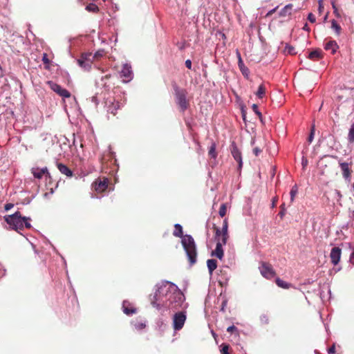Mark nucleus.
Masks as SVG:
<instances>
[{"label":"nucleus","instance_id":"nucleus-1","mask_svg":"<svg viewBox=\"0 0 354 354\" xmlns=\"http://www.w3.org/2000/svg\"><path fill=\"white\" fill-rule=\"evenodd\" d=\"M184 300L185 296L178 288L173 283L166 281L151 297V304L159 310L164 307L175 310L182 306Z\"/></svg>","mask_w":354,"mask_h":354},{"label":"nucleus","instance_id":"nucleus-46","mask_svg":"<svg viewBox=\"0 0 354 354\" xmlns=\"http://www.w3.org/2000/svg\"><path fill=\"white\" fill-rule=\"evenodd\" d=\"M328 354H334L335 353V345L333 344L328 350Z\"/></svg>","mask_w":354,"mask_h":354},{"label":"nucleus","instance_id":"nucleus-11","mask_svg":"<svg viewBox=\"0 0 354 354\" xmlns=\"http://www.w3.org/2000/svg\"><path fill=\"white\" fill-rule=\"evenodd\" d=\"M120 77L123 78L124 82H129L133 77L131 66L128 64H124L120 72Z\"/></svg>","mask_w":354,"mask_h":354},{"label":"nucleus","instance_id":"nucleus-10","mask_svg":"<svg viewBox=\"0 0 354 354\" xmlns=\"http://www.w3.org/2000/svg\"><path fill=\"white\" fill-rule=\"evenodd\" d=\"M109 185L108 178L104 177L102 178H97L92 184L93 188L98 193H102L106 190Z\"/></svg>","mask_w":354,"mask_h":354},{"label":"nucleus","instance_id":"nucleus-5","mask_svg":"<svg viewBox=\"0 0 354 354\" xmlns=\"http://www.w3.org/2000/svg\"><path fill=\"white\" fill-rule=\"evenodd\" d=\"M339 166L342 171V177L347 181H351L353 173V160L352 158H348L346 161L339 160Z\"/></svg>","mask_w":354,"mask_h":354},{"label":"nucleus","instance_id":"nucleus-6","mask_svg":"<svg viewBox=\"0 0 354 354\" xmlns=\"http://www.w3.org/2000/svg\"><path fill=\"white\" fill-rule=\"evenodd\" d=\"M259 265L260 273L264 278L270 280L276 276V272L271 263L266 261H261Z\"/></svg>","mask_w":354,"mask_h":354},{"label":"nucleus","instance_id":"nucleus-48","mask_svg":"<svg viewBox=\"0 0 354 354\" xmlns=\"http://www.w3.org/2000/svg\"><path fill=\"white\" fill-rule=\"evenodd\" d=\"M261 152V149H259V147H255L254 149H253V153H254V155L256 156H258L259 154Z\"/></svg>","mask_w":354,"mask_h":354},{"label":"nucleus","instance_id":"nucleus-38","mask_svg":"<svg viewBox=\"0 0 354 354\" xmlns=\"http://www.w3.org/2000/svg\"><path fill=\"white\" fill-rule=\"evenodd\" d=\"M252 109L253 111L258 115L259 119H261L262 114L259 111L258 106L256 104H253L252 106Z\"/></svg>","mask_w":354,"mask_h":354},{"label":"nucleus","instance_id":"nucleus-27","mask_svg":"<svg viewBox=\"0 0 354 354\" xmlns=\"http://www.w3.org/2000/svg\"><path fill=\"white\" fill-rule=\"evenodd\" d=\"M175 230L173 232L174 236L181 238L183 236V227L180 224L174 225Z\"/></svg>","mask_w":354,"mask_h":354},{"label":"nucleus","instance_id":"nucleus-12","mask_svg":"<svg viewBox=\"0 0 354 354\" xmlns=\"http://www.w3.org/2000/svg\"><path fill=\"white\" fill-rule=\"evenodd\" d=\"M107 112L113 115H117V111L120 109L121 104L120 102L115 101L114 99H110L106 102Z\"/></svg>","mask_w":354,"mask_h":354},{"label":"nucleus","instance_id":"nucleus-55","mask_svg":"<svg viewBox=\"0 0 354 354\" xmlns=\"http://www.w3.org/2000/svg\"><path fill=\"white\" fill-rule=\"evenodd\" d=\"M276 9H277V8H274V9L271 10L270 11H269V12L267 13L266 16H270V15H272L275 12Z\"/></svg>","mask_w":354,"mask_h":354},{"label":"nucleus","instance_id":"nucleus-18","mask_svg":"<svg viewBox=\"0 0 354 354\" xmlns=\"http://www.w3.org/2000/svg\"><path fill=\"white\" fill-rule=\"evenodd\" d=\"M222 232V238L221 241L223 244H226L227 239H229L228 234V221L227 218H225L223 221V227L221 229Z\"/></svg>","mask_w":354,"mask_h":354},{"label":"nucleus","instance_id":"nucleus-9","mask_svg":"<svg viewBox=\"0 0 354 354\" xmlns=\"http://www.w3.org/2000/svg\"><path fill=\"white\" fill-rule=\"evenodd\" d=\"M91 53H84L82 55L81 57L77 59L79 66L85 71H89L91 68L93 63L91 59Z\"/></svg>","mask_w":354,"mask_h":354},{"label":"nucleus","instance_id":"nucleus-47","mask_svg":"<svg viewBox=\"0 0 354 354\" xmlns=\"http://www.w3.org/2000/svg\"><path fill=\"white\" fill-rule=\"evenodd\" d=\"M14 205L12 203H6L4 206V209L6 211H8L13 207Z\"/></svg>","mask_w":354,"mask_h":354},{"label":"nucleus","instance_id":"nucleus-19","mask_svg":"<svg viewBox=\"0 0 354 354\" xmlns=\"http://www.w3.org/2000/svg\"><path fill=\"white\" fill-rule=\"evenodd\" d=\"M339 46L337 42L334 40H330L329 41L326 43L324 46V49L326 50H330L332 54H335Z\"/></svg>","mask_w":354,"mask_h":354},{"label":"nucleus","instance_id":"nucleus-57","mask_svg":"<svg viewBox=\"0 0 354 354\" xmlns=\"http://www.w3.org/2000/svg\"><path fill=\"white\" fill-rule=\"evenodd\" d=\"M304 29H305V30H308V28H307V24H306V25H305V26L304 27Z\"/></svg>","mask_w":354,"mask_h":354},{"label":"nucleus","instance_id":"nucleus-49","mask_svg":"<svg viewBox=\"0 0 354 354\" xmlns=\"http://www.w3.org/2000/svg\"><path fill=\"white\" fill-rule=\"evenodd\" d=\"M185 64L187 68L192 69V61L190 59H187Z\"/></svg>","mask_w":354,"mask_h":354},{"label":"nucleus","instance_id":"nucleus-13","mask_svg":"<svg viewBox=\"0 0 354 354\" xmlns=\"http://www.w3.org/2000/svg\"><path fill=\"white\" fill-rule=\"evenodd\" d=\"M31 171L34 177L37 179H41L43 176H45L46 178H51L50 174L46 167L42 169L38 167L32 168Z\"/></svg>","mask_w":354,"mask_h":354},{"label":"nucleus","instance_id":"nucleus-16","mask_svg":"<svg viewBox=\"0 0 354 354\" xmlns=\"http://www.w3.org/2000/svg\"><path fill=\"white\" fill-rule=\"evenodd\" d=\"M224 244L222 243V241H221L220 239H218V241L216 242V248L212 252L211 255L212 257H216L219 259H222L223 257V245Z\"/></svg>","mask_w":354,"mask_h":354},{"label":"nucleus","instance_id":"nucleus-21","mask_svg":"<svg viewBox=\"0 0 354 354\" xmlns=\"http://www.w3.org/2000/svg\"><path fill=\"white\" fill-rule=\"evenodd\" d=\"M57 167L59 169V171L62 174L66 175L68 177H72L73 176V171L71 169H69L66 165L62 164V163H57Z\"/></svg>","mask_w":354,"mask_h":354},{"label":"nucleus","instance_id":"nucleus-14","mask_svg":"<svg viewBox=\"0 0 354 354\" xmlns=\"http://www.w3.org/2000/svg\"><path fill=\"white\" fill-rule=\"evenodd\" d=\"M342 250L339 247L332 248L330 253L331 263L336 266L339 263L341 258Z\"/></svg>","mask_w":354,"mask_h":354},{"label":"nucleus","instance_id":"nucleus-29","mask_svg":"<svg viewBox=\"0 0 354 354\" xmlns=\"http://www.w3.org/2000/svg\"><path fill=\"white\" fill-rule=\"evenodd\" d=\"M136 308L134 307H129L126 306L125 304H123V312L127 315H131L133 314H135L136 313Z\"/></svg>","mask_w":354,"mask_h":354},{"label":"nucleus","instance_id":"nucleus-28","mask_svg":"<svg viewBox=\"0 0 354 354\" xmlns=\"http://www.w3.org/2000/svg\"><path fill=\"white\" fill-rule=\"evenodd\" d=\"M266 91V86L263 84H261L259 86L257 91L256 92V95L259 98H263L265 96Z\"/></svg>","mask_w":354,"mask_h":354},{"label":"nucleus","instance_id":"nucleus-54","mask_svg":"<svg viewBox=\"0 0 354 354\" xmlns=\"http://www.w3.org/2000/svg\"><path fill=\"white\" fill-rule=\"evenodd\" d=\"M146 326L145 324H139L138 325H137V328H139V329H142V328H144Z\"/></svg>","mask_w":354,"mask_h":354},{"label":"nucleus","instance_id":"nucleus-30","mask_svg":"<svg viewBox=\"0 0 354 354\" xmlns=\"http://www.w3.org/2000/svg\"><path fill=\"white\" fill-rule=\"evenodd\" d=\"M337 0H330L331 5H332V7H333V13H334V15H335L337 18H340V17H341V13H340V12L339 11V9H338V8H337Z\"/></svg>","mask_w":354,"mask_h":354},{"label":"nucleus","instance_id":"nucleus-17","mask_svg":"<svg viewBox=\"0 0 354 354\" xmlns=\"http://www.w3.org/2000/svg\"><path fill=\"white\" fill-rule=\"evenodd\" d=\"M238 57V66L241 71L243 75L247 78H248L250 71L247 66H245L243 61L242 60L241 54L239 52L236 53Z\"/></svg>","mask_w":354,"mask_h":354},{"label":"nucleus","instance_id":"nucleus-2","mask_svg":"<svg viewBox=\"0 0 354 354\" xmlns=\"http://www.w3.org/2000/svg\"><path fill=\"white\" fill-rule=\"evenodd\" d=\"M3 218L9 225V227L16 231L22 230L24 227L28 229L32 227L30 222L31 218L30 217L22 216L21 212L19 211L13 214L4 216Z\"/></svg>","mask_w":354,"mask_h":354},{"label":"nucleus","instance_id":"nucleus-45","mask_svg":"<svg viewBox=\"0 0 354 354\" xmlns=\"http://www.w3.org/2000/svg\"><path fill=\"white\" fill-rule=\"evenodd\" d=\"M308 159L306 157L303 156L302 159H301V165H302L303 169H305L306 167L308 165Z\"/></svg>","mask_w":354,"mask_h":354},{"label":"nucleus","instance_id":"nucleus-42","mask_svg":"<svg viewBox=\"0 0 354 354\" xmlns=\"http://www.w3.org/2000/svg\"><path fill=\"white\" fill-rule=\"evenodd\" d=\"M104 55V50H98L97 51L94 55L93 56V58H100Z\"/></svg>","mask_w":354,"mask_h":354},{"label":"nucleus","instance_id":"nucleus-40","mask_svg":"<svg viewBox=\"0 0 354 354\" xmlns=\"http://www.w3.org/2000/svg\"><path fill=\"white\" fill-rule=\"evenodd\" d=\"M314 134H315V127H313L312 129H311V131H310V133L308 138V141L309 142H311L314 138Z\"/></svg>","mask_w":354,"mask_h":354},{"label":"nucleus","instance_id":"nucleus-22","mask_svg":"<svg viewBox=\"0 0 354 354\" xmlns=\"http://www.w3.org/2000/svg\"><path fill=\"white\" fill-rule=\"evenodd\" d=\"M207 266L210 274L217 268V261L215 259H208L207 261Z\"/></svg>","mask_w":354,"mask_h":354},{"label":"nucleus","instance_id":"nucleus-51","mask_svg":"<svg viewBox=\"0 0 354 354\" xmlns=\"http://www.w3.org/2000/svg\"><path fill=\"white\" fill-rule=\"evenodd\" d=\"M277 201H278V198L277 197H274L272 198V208L276 207Z\"/></svg>","mask_w":354,"mask_h":354},{"label":"nucleus","instance_id":"nucleus-33","mask_svg":"<svg viewBox=\"0 0 354 354\" xmlns=\"http://www.w3.org/2000/svg\"><path fill=\"white\" fill-rule=\"evenodd\" d=\"M42 62L45 64V68L47 70L50 69V59L48 57L47 53H43Z\"/></svg>","mask_w":354,"mask_h":354},{"label":"nucleus","instance_id":"nucleus-4","mask_svg":"<svg viewBox=\"0 0 354 354\" xmlns=\"http://www.w3.org/2000/svg\"><path fill=\"white\" fill-rule=\"evenodd\" d=\"M176 103L180 111L184 112L189 107V102L187 100V92L185 89L180 88L176 84L173 85Z\"/></svg>","mask_w":354,"mask_h":354},{"label":"nucleus","instance_id":"nucleus-15","mask_svg":"<svg viewBox=\"0 0 354 354\" xmlns=\"http://www.w3.org/2000/svg\"><path fill=\"white\" fill-rule=\"evenodd\" d=\"M231 153L234 160L238 162L239 169H241L243 166L241 153L234 143L232 145Z\"/></svg>","mask_w":354,"mask_h":354},{"label":"nucleus","instance_id":"nucleus-26","mask_svg":"<svg viewBox=\"0 0 354 354\" xmlns=\"http://www.w3.org/2000/svg\"><path fill=\"white\" fill-rule=\"evenodd\" d=\"M216 145L215 142H212V145L210 146L209 151H208V155L212 158H216L217 156V153L216 151Z\"/></svg>","mask_w":354,"mask_h":354},{"label":"nucleus","instance_id":"nucleus-32","mask_svg":"<svg viewBox=\"0 0 354 354\" xmlns=\"http://www.w3.org/2000/svg\"><path fill=\"white\" fill-rule=\"evenodd\" d=\"M348 140L351 143L354 142V123L351 124L348 134Z\"/></svg>","mask_w":354,"mask_h":354},{"label":"nucleus","instance_id":"nucleus-39","mask_svg":"<svg viewBox=\"0 0 354 354\" xmlns=\"http://www.w3.org/2000/svg\"><path fill=\"white\" fill-rule=\"evenodd\" d=\"M285 51L290 55L296 54L295 48L293 46H288L285 48Z\"/></svg>","mask_w":354,"mask_h":354},{"label":"nucleus","instance_id":"nucleus-56","mask_svg":"<svg viewBox=\"0 0 354 354\" xmlns=\"http://www.w3.org/2000/svg\"><path fill=\"white\" fill-rule=\"evenodd\" d=\"M110 77H111V75H106L104 77H103L102 78V80H107V79H109Z\"/></svg>","mask_w":354,"mask_h":354},{"label":"nucleus","instance_id":"nucleus-37","mask_svg":"<svg viewBox=\"0 0 354 354\" xmlns=\"http://www.w3.org/2000/svg\"><path fill=\"white\" fill-rule=\"evenodd\" d=\"M297 193V187L296 185L293 186L290 190V201L292 202L295 199V196Z\"/></svg>","mask_w":354,"mask_h":354},{"label":"nucleus","instance_id":"nucleus-31","mask_svg":"<svg viewBox=\"0 0 354 354\" xmlns=\"http://www.w3.org/2000/svg\"><path fill=\"white\" fill-rule=\"evenodd\" d=\"M86 10L88 12H93V13H97L100 10L98 6L96 4L93 3L87 5L86 7Z\"/></svg>","mask_w":354,"mask_h":354},{"label":"nucleus","instance_id":"nucleus-50","mask_svg":"<svg viewBox=\"0 0 354 354\" xmlns=\"http://www.w3.org/2000/svg\"><path fill=\"white\" fill-rule=\"evenodd\" d=\"M6 274V270L0 264V278L4 276Z\"/></svg>","mask_w":354,"mask_h":354},{"label":"nucleus","instance_id":"nucleus-8","mask_svg":"<svg viewBox=\"0 0 354 354\" xmlns=\"http://www.w3.org/2000/svg\"><path fill=\"white\" fill-rule=\"evenodd\" d=\"M47 84L49 85L50 88L59 96L65 98L71 97V93L57 83H55L53 81H48Z\"/></svg>","mask_w":354,"mask_h":354},{"label":"nucleus","instance_id":"nucleus-3","mask_svg":"<svg viewBox=\"0 0 354 354\" xmlns=\"http://www.w3.org/2000/svg\"><path fill=\"white\" fill-rule=\"evenodd\" d=\"M182 245L186 252L190 265L196 262L197 252L194 239L190 235H185L182 239Z\"/></svg>","mask_w":354,"mask_h":354},{"label":"nucleus","instance_id":"nucleus-7","mask_svg":"<svg viewBox=\"0 0 354 354\" xmlns=\"http://www.w3.org/2000/svg\"><path fill=\"white\" fill-rule=\"evenodd\" d=\"M187 316L185 312L180 311L174 315L173 328L175 330H180L183 328L186 321Z\"/></svg>","mask_w":354,"mask_h":354},{"label":"nucleus","instance_id":"nucleus-41","mask_svg":"<svg viewBox=\"0 0 354 354\" xmlns=\"http://www.w3.org/2000/svg\"><path fill=\"white\" fill-rule=\"evenodd\" d=\"M280 207H281V211L279 213V216L282 218L286 213L285 205L282 204Z\"/></svg>","mask_w":354,"mask_h":354},{"label":"nucleus","instance_id":"nucleus-20","mask_svg":"<svg viewBox=\"0 0 354 354\" xmlns=\"http://www.w3.org/2000/svg\"><path fill=\"white\" fill-rule=\"evenodd\" d=\"M323 57V52L318 48L311 51L308 55V58L313 61H318Z\"/></svg>","mask_w":354,"mask_h":354},{"label":"nucleus","instance_id":"nucleus-44","mask_svg":"<svg viewBox=\"0 0 354 354\" xmlns=\"http://www.w3.org/2000/svg\"><path fill=\"white\" fill-rule=\"evenodd\" d=\"M308 19L311 23H315L316 21L315 16L313 13H309L308 16Z\"/></svg>","mask_w":354,"mask_h":354},{"label":"nucleus","instance_id":"nucleus-35","mask_svg":"<svg viewBox=\"0 0 354 354\" xmlns=\"http://www.w3.org/2000/svg\"><path fill=\"white\" fill-rule=\"evenodd\" d=\"M221 354H231L230 351V345L227 344H222L221 345Z\"/></svg>","mask_w":354,"mask_h":354},{"label":"nucleus","instance_id":"nucleus-34","mask_svg":"<svg viewBox=\"0 0 354 354\" xmlns=\"http://www.w3.org/2000/svg\"><path fill=\"white\" fill-rule=\"evenodd\" d=\"M227 207L226 203L221 204L218 212V214L221 217H224L225 216L227 212Z\"/></svg>","mask_w":354,"mask_h":354},{"label":"nucleus","instance_id":"nucleus-23","mask_svg":"<svg viewBox=\"0 0 354 354\" xmlns=\"http://www.w3.org/2000/svg\"><path fill=\"white\" fill-rule=\"evenodd\" d=\"M275 282H276V284L281 288H283V289H288L291 287V283H289L285 281H283L282 279H281L280 278L277 277L276 279H275Z\"/></svg>","mask_w":354,"mask_h":354},{"label":"nucleus","instance_id":"nucleus-52","mask_svg":"<svg viewBox=\"0 0 354 354\" xmlns=\"http://www.w3.org/2000/svg\"><path fill=\"white\" fill-rule=\"evenodd\" d=\"M318 10H319V13H321L323 11V10H324V6H323L322 0L319 1V8H318Z\"/></svg>","mask_w":354,"mask_h":354},{"label":"nucleus","instance_id":"nucleus-36","mask_svg":"<svg viewBox=\"0 0 354 354\" xmlns=\"http://www.w3.org/2000/svg\"><path fill=\"white\" fill-rule=\"evenodd\" d=\"M214 231H215V239L216 240V242L218 241V239H220L221 240L222 238V232L221 230L217 227L215 225L213 227Z\"/></svg>","mask_w":354,"mask_h":354},{"label":"nucleus","instance_id":"nucleus-24","mask_svg":"<svg viewBox=\"0 0 354 354\" xmlns=\"http://www.w3.org/2000/svg\"><path fill=\"white\" fill-rule=\"evenodd\" d=\"M292 5L288 4L280 12V16L286 17L291 15V12L292 10Z\"/></svg>","mask_w":354,"mask_h":354},{"label":"nucleus","instance_id":"nucleus-53","mask_svg":"<svg viewBox=\"0 0 354 354\" xmlns=\"http://www.w3.org/2000/svg\"><path fill=\"white\" fill-rule=\"evenodd\" d=\"M350 261L352 263L354 264V250L353 251V252L351 253V257H350Z\"/></svg>","mask_w":354,"mask_h":354},{"label":"nucleus","instance_id":"nucleus-25","mask_svg":"<svg viewBox=\"0 0 354 354\" xmlns=\"http://www.w3.org/2000/svg\"><path fill=\"white\" fill-rule=\"evenodd\" d=\"M331 28L335 30L336 35L341 34L342 28L335 19L331 21Z\"/></svg>","mask_w":354,"mask_h":354},{"label":"nucleus","instance_id":"nucleus-43","mask_svg":"<svg viewBox=\"0 0 354 354\" xmlns=\"http://www.w3.org/2000/svg\"><path fill=\"white\" fill-rule=\"evenodd\" d=\"M227 331L228 333H234V332H237L238 331V329L236 326H234V325L232 326H229L227 328Z\"/></svg>","mask_w":354,"mask_h":354}]
</instances>
